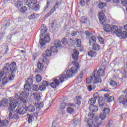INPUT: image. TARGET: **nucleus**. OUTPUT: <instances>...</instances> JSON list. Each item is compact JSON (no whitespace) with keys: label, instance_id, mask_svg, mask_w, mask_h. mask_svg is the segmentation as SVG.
<instances>
[{"label":"nucleus","instance_id":"423d86ee","mask_svg":"<svg viewBox=\"0 0 127 127\" xmlns=\"http://www.w3.org/2000/svg\"><path fill=\"white\" fill-rule=\"evenodd\" d=\"M62 4V0H57L56 3L54 6L51 9L50 12L47 14V17L52 15L54 13V11H56L57 8H59V5H61Z\"/></svg>","mask_w":127,"mask_h":127},{"label":"nucleus","instance_id":"8fccbe9b","mask_svg":"<svg viewBox=\"0 0 127 127\" xmlns=\"http://www.w3.org/2000/svg\"><path fill=\"white\" fill-rule=\"evenodd\" d=\"M62 43L63 45H67V44H68V40H67V38H63L62 40Z\"/></svg>","mask_w":127,"mask_h":127},{"label":"nucleus","instance_id":"f3484780","mask_svg":"<svg viewBox=\"0 0 127 127\" xmlns=\"http://www.w3.org/2000/svg\"><path fill=\"white\" fill-rule=\"evenodd\" d=\"M9 68L8 67V63H7L4 67H2V72L4 75L9 74Z\"/></svg>","mask_w":127,"mask_h":127},{"label":"nucleus","instance_id":"7ed1b4c3","mask_svg":"<svg viewBox=\"0 0 127 127\" xmlns=\"http://www.w3.org/2000/svg\"><path fill=\"white\" fill-rule=\"evenodd\" d=\"M92 75H94V83H102L101 77L105 76V70L103 68H99L97 71L94 69Z\"/></svg>","mask_w":127,"mask_h":127},{"label":"nucleus","instance_id":"a878e982","mask_svg":"<svg viewBox=\"0 0 127 127\" xmlns=\"http://www.w3.org/2000/svg\"><path fill=\"white\" fill-rule=\"evenodd\" d=\"M30 8L33 9V10H34L35 11H38L39 9H40V6L38 4H33L31 7Z\"/></svg>","mask_w":127,"mask_h":127},{"label":"nucleus","instance_id":"de8ad7c7","mask_svg":"<svg viewBox=\"0 0 127 127\" xmlns=\"http://www.w3.org/2000/svg\"><path fill=\"white\" fill-rule=\"evenodd\" d=\"M50 6V1L48 0L47 1V3L44 7V11H45V10H47L48 8H49Z\"/></svg>","mask_w":127,"mask_h":127},{"label":"nucleus","instance_id":"6ab92c4d","mask_svg":"<svg viewBox=\"0 0 127 127\" xmlns=\"http://www.w3.org/2000/svg\"><path fill=\"white\" fill-rule=\"evenodd\" d=\"M92 76H90L89 77H87L86 80V82L87 84H88V85H90V83L92 82L93 83V84H97V83H94L95 82V77H94V74H92Z\"/></svg>","mask_w":127,"mask_h":127},{"label":"nucleus","instance_id":"cd10ccee","mask_svg":"<svg viewBox=\"0 0 127 127\" xmlns=\"http://www.w3.org/2000/svg\"><path fill=\"white\" fill-rule=\"evenodd\" d=\"M54 46H56L57 47H59L60 48H63V46L61 44V42L59 40H56L55 41L54 43Z\"/></svg>","mask_w":127,"mask_h":127},{"label":"nucleus","instance_id":"052dcab7","mask_svg":"<svg viewBox=\"0 0 127 127\" xmlns=\"http://www.w3.org/2000/svg\"><path fill=\"white\" fill-rule=\"evenodd\" d=\"M33 91H35V92H38V91L39 90V87L38 88V85H34L33 86Z\"/></svg>","mask_w":127,"mask_h":127},{"label":"nucleus","instance_id":"bf43d9fd","mask_svg":"<svg viewBox=\"0 0 127 127\" xmlns=\"http://www.w3.org/2000/svg\"><path fill=\"white\" fill-rule=\"evenodd\" d=\"M98 40L101 44H104V38L101 36L98 37Z\"/></svg>","mask_w":127,"mask_h":127},{"label":"nucleus","instance_id":"6e6552de","mask_svg":"<svg viewBox=\"0 0 127 127\" xmlns=\"http://www.w3.org/2000/svg\"><path fill=\"white\" fill-rule=\"evenodd\" d=\"M43 36H40V44L41 45V48L43 49V46L45 45L46 43H48L49 41H50V37L48 35L45 36L44 37V39L42 38Z\"/></svg>","mask_w":127,"mask_h":127},{"label":"nucleus","instance_id":"f704fd0d","mask_svg":"<svg viewBox=\"0 0 127 127\" xmlns=\"http://www.w3.org/2000/svg\"><path fill=\"white\" fill-rule=\"evenodd\" d=\"M8 125V121L5 120H3L2 122H0V127H6Z\"/></svg>","mask_w":127,"mask_h":127},{"label":"nucleus","instance_id":"c756f323","mask_svg":"<svg viewBox=\"0 0 127 127\" xmlns=\"http://www.w3.org/2000/svg\"><path fill=\"white\" fill-rule=\"evenodd\" d=\"M92 49L95 51H99V50H101V47L98 44H93Z\"/></svg>","mask_w":127,"mask_h":127},{"label":"nucleus","instance_id":"72a5a7b5","mask_svg":"<svg viewBox=\"0 0 127 127\" xmlns=\"http://www.w3.org/2000/svg\"><path fill=\"white\" fill-rule=\"evenodd\" d=\"M34 99L36 101H40V94L37 92H35L33 94Z\"/></svg>","mask_w":127,"mask_h":127},{"label":"nucleus","instance_id":"49530a36","mask_svg":"<svg viewBox=\"0 0 127 127\" xmlns=\"http://www.w3.org/2000/svg\"><path fill=\"white\" fill-rule=\"evenodd\" d=\"M8 82V80H7V77L5 76L3 79L2 81V85L3 86H4Z\"/></svg>","mask_w":127,"mask_h":127},{"label":"nucleus","instance_id":"a19ab883","mask_svg":"<svg viewBox=\"0 0 127 127\" xmlns=\"http://www.w3.org/2000/svg\"><path fill=\"white\" fill-rule=\"evenodd\" d=\"M57 48H60L58 47H56V46H52L51 48V50L52 52L53 53H55V52H58V50Z\"/></svg>","mask_w":127,"mask_h":127},{"label":"nucleus","instance_id":"5fc2aeb1","mask_svg":"<svg viewBox=\"0 0 127 127\" xmlns=\"http://www.w3.org/2000/svg\"><path fill=\"white\" fill-rule=\"evenodd\" d=\"M27 84H29L30 85H32L33 84V79L31 78H28L26 81Z\"/></svg>","mask_w":127,"mask_h":127},{"label":"nucleus","instance_id":"bb28decb","mask_svg":"<svg viewBox=\"0 0 127 127\" xmlns=\"http://www.w3.org/2000/svg\"><path fill=\"white\" fill-rule=\"evenodd\" d=\"M27 118L28 124H31V123H32L34 121V118H33V116L31 114H28Z\"/></svg>","mask_w":127,"mask_h":127},{"label":"nucleus","instance_id":"9b49d317","mask_svg":"<svg viewBox=\"0 0 127 127\" xmlns=\"http://www.w3.org/2000/svg\"><path fill=\"white\" fill-rule=\"evenodd\" d=\"M24 2L26 5H27L30 8L32 5L37 3V0H24Z\"/></svg>","mask_w":127,"mask_h":127},{"label":"nucleus","instance_id":"a18cd8bd","mask_svg":"<svg viewBox=\"0 0 127 127\" xmlns=\"http://www.w3.org/2000/svg\"><path fill=\"white\" fill-rule=\"evenodd\" d=\"M74 101L76 105H79L81 104V97L78 96L77 98H75Z\"/></svg>","mask_w":127,"mask_h":127},{"label":"nucleus","instance_id":"c85d7f7f","mask_svg":"<svg viewBox=\"0 0 127 127\" xmlns=\"http://www.w3.org/2000/svg\"><path fill=\"white\" fill-rule=\"evenodd\" d=\"M103 109L104 110H103V113L104 114H105V115H109V114H110L111 110L110 109V107H109L108 105H106V106H105Z\"/></svg>","mask_w":127,"mask_h":127},{"label":"nucleus","instance_id":"09e8293b","mask_svg":"<svg viewBox=\"0 0 127 127\" xmlns=\"http://www.w3.org/2000/svg\"><path fill=\"white\" fill-rule=\"evenodd\" d=\"M87 89H88L89 92H91L92 90L96 89V86L95 85H88L87 86Z\"/></svg>","mask_w":127,"mask_h":127},{"label":"nucleus","instance_id":"9d476101","mask_svg":"<svg viewBox=\"0 0 127 127\" xmlns=\"http://www.w3.org/2000/svg\"><path fill=\"white\" fill-rule=\"evenodd\" d=\"M60 77H61V75L58 77V78H59V79L55 78L54 79V81L50 83L51 87H52V88H53V89H56L57 86H59V84H60V83H62L60 82V79H59Z\"/></svg>","mask_w":127,"mask_h":127},{"label":"nucleus","instance_id":"69168bd1","mask_svg":"<svg viewBox=\"0 0 127 127\" xmlns=\"http://www.w3.org/2000/svg\"><path fill=\"white\" fill-rule=\"evenodd\" d=\"M14 77L15 76L14 75H13L12 74L9 75L8 76L9 80H10V81H12V80L14 79Z\"/></svg>","mask_w":127,"mask_h":127},{"label":"nucleus","instance_id":"864d4df0","mask_svg":"<svg viewBox=\"0 0 127 127\" xmlns=\"http://www.w3.org/2000/svg\"><path fill=\"white\" fill-rule=\"evenodd\" d=\"M36 80L38 83H39V82L41 81L42 78H41V75L40 74H38L36 76Z\"/></svg>","mask_w":127,"mask_h":127},{"label":"nucleus","instance_id":"0e129e2a","mask_svg":"<svg viewBox=\"0 0 127 127\" xmlns=\"http://www.w3.org/2000/svg\"><path fill=\"white\" fill-rule=\"evenodd\" d=\"M19 118V117L17 114H14L13 115V119H14V120H18Z\"/></svg>","mask_w":127,"mask_h":127},{"label":"nucleus","instance_id":"58836bf2","mask_svg":"<svg viewBox=\"0 0 127 127\" xmlns=\"http://www.w3.org/2000/svg\"><path fill=\"white\" fill-rule=\"evenodd\" d=\"M99 118L101 121H104L105 119L107 118V115L106 114L103 112V113L100 114Z\"/></svg>","mask_w":127,"mask_h":127},{"label":"nucleus","instance_id":"4c0bfd02","mask_svg":"<svg viewBox=\"0 0 127 127\" xmlns=\"http://www.w3.org/2000/svg\"><path fill=\"white\" fill-rule=\"evenodd\" d=\"M41 36H43L44 35V33H46V27L44 26V25H42L41 26Z\"/></svg>","mask_w":127,"mask_h":127},{"label":"nucleus","instance_id":"dca6fc26","mask_svg":"<svg viewBox=\"0 0 127 127\" xmlns=\"http://www.w3.org/2000/svg\"><path fill=\"white\" fill-rule=\"evenodd\" d=\"M121 29L118 28V26L116 25L111 26V30L110 32L112 33H115L116 35H118V33H119V31H120Z\"/></svg>","mask_w":127,"mask_h":127},{"label":"nucleus","instance_id":"680f3d73","mask_svg":"<svg viewBox=\"0 0 127 127\" xmlns=\"http://www.w3.org/2000/svg\"><path fill=\"white\" fill-rule=\"evenodd\" d=\"M121 1L123 6H126V5H127V0H121Z\"/></svg>","mask_w":127,"mask_h":127},{"label":"nucleus","instance_id":"79ce46f5","mask_svg":"<svg viewBox=\"0 0 127 127\" xmlns=\"http://www.w3.org/2000/svg\"><path fill=\"white\" fill-rule=\"evenodd\" d=\"M96 99L95 98H91L88 101V104L91 106V105H94V104H96Z\"/></svg>","mask_w":127,"mask_h":127},{"label":"nucleus","instance_id":"1a4fd4ad","mask_svg":"<svg viewBox=\"0 0 127 127\" xmlns=\"http://www.w3.org/2000/svg\"><path fill=\"white\" fill-rule=\"evenodd\" d=\"M8 68L11 74L15 73L17 70V67L16 66V63L15 62H12L11 64L8 63Z\"/></svg>","mask_w":127,"mask_h":127},{"label":"nucleus","instance_id":"39448f33","mask_svg":"<svg viewBox=\"0 0 127 127\" xmlns=\"http://www.w3.org/2000/svg\"><path fill=\"white\" fill-rule=\"evenodd\" d=\"M123 94H126L125 96L121 95L118 99V102L121 104L125 108H127V88L122 91Z\"/></svg>","mask_w":127,"mask_h":127},{"label":"nucleus","instance_id":"ddd939ff","mask_svg":"<svg viewBox=\"0 0 127 127\" xmlns=\"http://www.w3.org/2000/svg\"><path fill=\"white\" fill-rule=\"evenodd\" d=\"M26 112H27V109L23 107L17 108L16 110V112L19 115H24L26 113Z\"/></svg>","mask_w":127,"mask_h":127},{"label":"nucleus","instance_id":"5701e85b","mask_svg":"<svg viewBox=\"0 0 127 127\" xmlns=\"http://www.w3.org/2000/svg\"><path fill=\"white\" fill-rule=\"evenodd\" d=\"M79 56V52L76 50L74 51L73 53L72 54V58L74 61H78V57Z\"/></svg>","mask_w":127,"mask_h":127},{"label":"nucleus","instance_id":"a211bd4d","mask_svg":"<svg viewBox=\"0 0 127 127\" xmlns=\"http://www.w3.org/2000/svg\"><path fill=\"white\" fill-rule=\"evenodd\" d=\"M34 106L36 107V111L39 112V111L43 108L44 104H43V102H39L35 103Z\"/></svg>","mask_w":127,"mask_h":127},{"label":"nucleus","instance_id":"2eb2a0df","mask_svg":"<svg viewBox=\"0 0 127 127\" xmlns=\"http://www.w3.org/2000/svg\"><path fill=\"white\" fill-rule=\"evenodd\" d=\"M117 36L119 37H121V38H127V32L126 31H122L121 29L120 31H119V33L117 34Z\"/></svg>","mask_w":127,"mask_h":127},{"label":"nucleus","instance_id":"3c124183","mask_svg":"<svg viewBox=\"0 0 127 127\" xmlns=\"http://www.w3.org/2000/svg\"><path fill=\"white\" fill-rule=\"evenodd\" d=\"M87 124L88 125V127H92V126H93V120L91 119H88L87 121Z\"/></svg>","mask_w":127,"mask_h":127},{"label":"nucleus","instance_id":"412c9836","mask_svg":"<svg viewBox=\"0 0 127 127\" xmlns=\"http://www.w3.org/2000/svg\"><path fill=\"white\" fill-rule=\"evenodd\" d=\"M24 91L27 95L29 94V90H31V85L29 83H26L24 86Z\"/></svg>","mask_w":127,"mask_h":127},{"label":"nucleus","instance_id":"4d7b16f0","mask_svg":"<svg viewBox=\"0 0 127 127\" xmlns=\"http://www.w3.org/2000/svg\"><path fill=\"white\" fill-rule=\"evenodd\" d=\"M66 111L67 113H69V114H73V113H74V110L73 109L71 108V107L67 108Z\"/></svg>","mask_w":127,"mask_h":127},{"label":"nucleus","instance_id":"e2e57ef3","mask_svg":"<svg viewBox=\"0 0 127 127\" xmlns=\"http://www.w3.org/2000/svg\"><path fill=\"white\" fill-rule=\"evenodd\" d=\"M80 21L81 23H86V22L87 21V19L83 17L80 20Z\"/></svg>","mask_w":127,"mask_h":127},{"label":"nucleus","instance_id":"b1692460","mask_svg":"<svg viewBox=\"0 0 127 127\" xmlns=\"http://www.w3.org/2000/svg\"><path fill=\"white\" fill-rule=\"evenodd\" d=\"M89 110L90 111V112L94 113V112H97L98 110H99V107H98L97 106H95L94 104H91L89 106Z\"/></svg>","mask_w":127,"mask_h":127},{"label":"nucleus","instance_id":"f03ea898","mask_svg":"<svg viewBox=\"0 0 127 127\" xmlns=\"http://www.w3.org/2000/svg\"><path fill=\"white\" fill-rule=\"evenodd\" d=\"M99 19L101 24H103L104 25V30L106 32H111L112 26L110 24H107V19H106V16H105L103 12H99Z\"/></svg>","mask_w":127,"mask_h":127},{"label":"nucleus","instance_id":"aec40b11","mask_svg":"<svg viewBox=\"0 0 127 127\" xmlns=\"http://www.w3.org/2000/svg\"><path fill=\"white\" fill-rule=\"evenodd\" d=\"M104 98L107 102V103H110V102H113L114 101V96H110L109 94H106L104 95Z\"/></svg>","mask_w":127,"mask_h":127},{"label":"nucleus","instance_id":"774afa93","mask_svg":"<svg viewBox=\"0 0 127 127\" xmlns=\"http://www.w3.org/2000/svg\"><path fill=\"white\" fill-rule=\"evenodd\" d=\"M80 5L81 6H85V1L84 0H81L80 1Z\"/></svg>","mask_w":127,"mask_h":127},{"label":"nucleus","instance_id":"473e14b6","mask_svg":"<svg viewBox=\"0 0 127 127\" xmlns=\"http://www.w3.org/2000/svg\"><path fill=\"white\" fill-rule=\"evenodd\" d=\"M96 41H97V39L96 38V37L94 36L90 37V38L89 39V42L90 46L92 45V43L94 44L95 43V42H96Z\"/></svg>","mask_w":127,"mask_h":127},{"label":"nucleus","instance_id":"20e7f679","mask_svg":"<svg viewBox=\"0 0 127 127\" xmlns=\"http://www.w3.org/2000/svg\"><path fill=\"white\" fill-rule=\"evenodd\" d=\"M17 104L19 105L21 104V100H20V98L10 99V102L9 103V107L8 108V110L11 113H13L14 112V109L16 108Z\"/></svg>","mask_w":127,"mask_h":127},{"label":"nucleus","instance_id":"393cba45","mask_svg":"<svg viewBox=\"0 0 127 127\" xmlns=\"http://www.w3.org/2000/svg\"><path fill=\"white\" fill-rule=\"evenodd\" d=\"M7 104H8V100L6 98L3 99L1 102H0L1 107H6Z\"/></svg>","mask_w":127,"mask_h":127},{"label":"nucleus","instance_id":"2f4dec72","mask_svg":"<svg viewBox=\"0 0 127 127\" xmlns=\"http://www.w3.org/2000/svg\"><path fill=\"white\" fill-rule=\"evenodd\" d=\"M88 55L91 58L95 57L96 55H97V53L95 51H90L88 52Z\"/></svg>","mask_w":127,"mask_h":127},{"label":"nucleus","instance_id":"0eeeda50","mask_svg":"<svg viewBox=\"0 0 127 127\" xmlns=\"http://www.w3.org/2000/svg\"><path fill=\"white\" fill-rule=\"evenodd\" d=\"M45 62V61L43 59H40V62H38L37 64L38 68L36 69L35 72L36 73H41L43 71V68H44V65L43 63Z\"/></svg>","mask_w":127,"mask_h":127},{"label":"nucleus","instance_id":"f257e3e1","mask_svg":"<svg viewBox=\"0 0 127 127\" xmlns=\"http://www.w3.org/2000/svg\"><path fill=\"white\" fill-rule=\"evenodd\" d=\"M71 64L74 66H72L70 69L67 70L66 75L63 74L59 77L60 83H63L64 80L67 79V78H71V77H73L76 73H78V71H79V68H80L79 64L75 61H73Z\"/></svg>","mask_w":127,"mask_h":127},{"label":"nucleus","instance_id":"6e6d98bb","mask_svg":"<svg viewBox=\"0 0 127 127\" xmlns=\"http://www.w3.org/2000/svg\"><path fill=\"white\" fill-rule=\"evenodd\" d=\"M27 10V7L25 6H22L20 8V11H21V12H25Z\"/></svg>","mask_w":127,"mask_h":127},{"label":"nucleus","instance_id":"c03bdc74","mask_svg":"<svg viewBox=\"0 0 127 127\" xmlns=\"http://www.w3.org/2000/svg\"><path fill=\"white\" fill-rule=\"evenodd\" d=\"M83 77L84 74L83 73V72H81L77 77V80L78 82H81V81H82Z\"/></svg>","mask_w":127,"mask_h":127},{"label":"nucleus","instance_id":"37998d69","mask_svg":"<svg viewBox=\"0 0 127 127\" xmlns=\"http://www.w3.org/2000/svg\"><path fill=\"white\" fill-rule=\"evenodd\" d=\"M23 4H22V1L20 0H18L16 3H15V6L17 8H19V7L22 6Z\"/></svg>","mask_w":127,"mask_h":127},{"label":"nucleus","instance_id":"c9c22d12","mask_svg":"<svg viewBox=\"0 0 127 127\" xmlns=\"http://www.w3.org/2000/svg\"><path fill=\"white\" fill-rule=\"evenodd\" d=\"M80 124V120L78 118H75L73 120V126L76 127V126H79Z\"/></svg>","mask_w":127,"mask_h":127},{"label":"nucleus","instance_id":"603ef678","mask_svg":"<svg viewBox=\"0 0 127 127\" xmlns=\"http://www.w3.org/2000/svg\"><path fill=\"white\" fill-rule=\"evenodd\" d=\"M76 47H81V39H77L76 40Z\"/></svg>","mask_w":127,"mask_h":127},{"label":"nucleus","instance_id":"4be33fe9","mask_svg":"<svg viewBox=\"0 0 127 127\" xmlns=\"http://www.w3.org/2000/svg\"><path fill=\"white\" fill-rule=\"evenodd\" d=\"M52 55V51L51 50H48L46 51V55L45 54H43V58L44 59H47V57H50Z\"/></svg>","mask_w":127,"mask_h":127},{"label":"nucleus","instance_id":"ea45409f","mask_svg":"<svg viewBox=\"0 0 127 127\" xmlns=\"http://www.w3.org/2000/svg\"><path fill=\"white\" fill-rule=\"evenodd\" d=\"M106 5L107 3L101 2L99 3L98 6L100 9H103V8L105 7V6H106Z\"/></svg>","mask_w":127,"mask_h":127},{"label":"nucleus","instance_id":"13d9d810","mask_svg":"<svg viewBox=\"0 0 127 127\" xmlns=\"http://www.w3.org/2000/svg\"><path fill=\"white\" fill-rule=\"evenodd\" d=\"M66 107V103H61L60 106L61 110H63Z\"/></svg>","mask_w":127,"mask_h":127},{"label":"nucleus","instance_id":"f8f14e48","mask_svg":"<svg viewBox=\"0 0 127 127\" xmlns=\"http://www.w3.org/2000/svg\"><path fill=\"white\" fill-rule=\"evenodd\" d=\"M50 83L48 82L47 81L44 80L42 82V85H40L39 87V90L40 91H44L46 89V87L49 86Z\"/></svg>","mask_w":127,"mask_h":127},{"label":"nucleus","instance_id":"7c9ffc66","mask_svg":"<svg viewBox=\"0 0 127 127\" xmlns=\"http://www.w3.org/2000/svg\"><path fill=\"white\" fill-rule=\"evenodd\" d=\"M27 111H28L30 113H33L35 111V108L32 105H29L27 107Z\"/></svg>","mask_w":127,"mask_h":127},{"label":"nucleus","instance_id":"e433bc0d","mask_svg":"<svg viewBox=\"0 0 127 127\" xmlns=\"http://www.w3.org/2000/svg\"><path fill=\"white\" fill-rule=\"evenodd\" d=\"M110 85L111 87H117V86H119V83L114 80H111L110 82Z\"/></svg>","mask_w":127,"mask_h":127},{"label":"nucleus","instance_id":"338daca9","mask_svg":"<svg viewBox=\"0 0 127 127\" xmlns=\"http://www.w3.org/2000/svg\"><path fill=\"white\" fill-rule=\"evenodd\" d=\"M93 98H94V99L96 100V99L97 100H98V99H100V97H99V94L98 93H95L93 95Z\"/></svg>","mask_w":127,"mask_h":127},{"label":"nucleus","instance_id":"4468645a","mask_svg":"<svg viewBox=\"0 0 127 127\" xmlns=\"http://www.w3.org/2000/svg\"><path fill=\"white\" fill-rule=\"evenodd\" d=\"M98 104L100 109H101L107 106V104L105 103V100H104L102 97H100L98 99Z\"/></svg>","mask_w":127,"mask_h":127}]
</instances>
